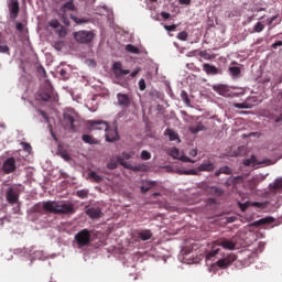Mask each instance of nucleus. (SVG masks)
I'll list each match as a JSON object with an SVG mask.
<instances>
[{"instance_id": "obj_1", "label": "nucleus", "mask_w": 282, "mask_h": 282, "mask_svg": "<svg viewBox=\"0 0 282 282\" xmlns=\"http://www.w3.org/2000/svg\"><path fill=\"white\" fill-rule=\"evenodd\" d=\"M43 208L53 214H61V215H74L76 213L75 206L73 203H65V202H44Z\"/></svg>"}, {"instance_id": "obj_2", "label": "nucleus", "mask_w": 282, "mask_h": 282, "mask_svg": "<svg viewBox=\"0 0 282 282\" xmlns=\"http://www.w3.org/2000/svg\"><path fill=\"white\" fill-rule=\"evenodd\" d=\"M58 95L55 93L53 85L50 82H44L36 95H35V99L36 100H41L44 102L47 101H57Z\"/></svg>"}, {"instance_id": "obj_3", "label": "nucleus", "mask_w": 282, "mask_h": 282, "mask_svg": "<svg viewBox=\"0 0 282 282\" xmlns=\"http://www.w3.org/2000/svg\"><path fill=\"white\" fill-rule=\"evenodd\" d=\"M90 242H91V234L87 229H83L74 236L73 245L75 248H79V249L85 248L89 246Z\"/></svg>"}, {"instance_id": "obj_4", "label": "nucleus", "mask_w": 282, "mask_h": 282, "mask_svg": "<svg viewBox=\"0 0 282 282\" xmlns=\"http://www.w3.org/2000/svg\"><path fill=\"white\" fill-rule=\"evenodd\" d=\"M73 37L76 43L80 45H88L94 42L96 34L94 31L82 30V31L74 32Z\"/></svg>"}, {"instance_id": "obj_5", "label": "nucleus", "mask_w": 282, "mask_h": 282, "mask_svg": "<svg viewBox=\"0 0 282 282\" xmlns=\"http://www.w3.org/2000/svg\"><path fill=\"white\" fill-rule=\"evenodd\" d=\"M236 260H237L236 254H226L220 259H218L215 263H213L209 268V271L217 270L218 268L226 269L230 267Z\"/></svg>"}, {"instance_id": "obj_6", "label": "nucleus", "mask_w": 282, "mask_h": 282, "mask_svg": "<svg viewBox=\"0 0 282 282\" xmlns=\"http://www.w3.org/2000/svg\"><path fill=\"white\" fill-rule=\"evenodd\" d=\"M20 194H21L20 186H17V185L9 186L6 189V200H7V203H9L10 205L19 204Z\"/></svg>"}, {"instance_id": "obj_7", "label": "nucleus", "mask_w": 282, "mask_h": 282, "mask_svg": "<svg viewBox=\"0 0 282 282\" xmlns=\"http://www.w3.org/2000/svg\"><path fill=\"white\" fill-rule=\"evenodd\" d=\"M212 88L215 93L226 98L240 96V94L232 91V89H236V87H229L228 85L219 84L214 85Z\"/></svg>"}, {"instance_id": "obj_8", "label": "nucleus", "mask_w": 282, "mask_h": 282, "mask_svg": "<svg viewBox=\"0 0 282 282\" xmlns=\"http://www.w3.org/2000/svg\"><path fill=\"white\" fill-rule=\"evenodd\" d=\"M75 117H76V112L74 109H67L63 113V120H64L65 124L69 127V130L72 132L77 131V128L75 126V122H76Z\"/></svg>"}, {"instance_id": "obj_9", "label": "nucleus", "mask_w": 282, "mask_h": 282, "mask_svg": "<svg viewBox=\"0 0 282 282\" xmlns=\"http://www.w3.org/2000/svg\"><path fill=\"white\" fill-rule=\"evenodd\" d=\"M112 127H113V129H110V127H109L108 130L105 131L106 132V134H105L106 142L113 143V142H117L120 140L117 120L113 121Z\"/></svg>"}, {"instance_id": "obj_10", "label": "nucleus", "mask_w": 282, "mask_h": 282, "mask_svg": "<svg viewBox=\"0 0 282 282\" xmlns=\"http://www.w3.org/2000/svg\"><path fill=\"white\" fill-rule=\"evenodd\" d=\"M117 162L123 166L127 170H131L133 172H147L149 170L148 165L144 163L141 164H137V165H132L126 161H123V159L121 156L117 158Z\"/></svg>"}, {"instance_id": "obj_11", "label": "nucleus", "mask_w": 282, "mask_h": 282, "mask_svg": "<svg viewBox=\"0 0 282 282\" xmlns=\"http://www.w3.org/2000/svg\"><path fill=\"white\" fill-rule=\"evenodd\" d=\"M44 210V203L34 205L28 215V219L31 221H36L40 219V216L43 215Z\"/></svg>"}, {"instance_id": "obj_12", "label": "nucleus", "mask_w": 282, "mask_h": 282, "mask_svg": "<svg viewBox=\"0 0 282 282\" xmlns=\"http://www.w3.org/2000/svg\"><path fill=\"white\" fill-rule=\"evenodd\" d=\"M17 170V161L13 156L6 159L1 165V172L4 174H11Z\"/></svg>"}, {"instance_id": "obj_13", "label": "nucleus", "mask_w": 282, "mask_h": 282, "mask_svg": "<svg viewBox=\"0 0 282 282\" xmlns=\"http://www.w3.org/2000/svg\"><path fill=\"white\" fill-rule=\"evenodd\" d=\"M8 11L10 19L14 20L19 17L20 13V3L19 0H8Z\"/></svg>"}, {"instance_id": "obj_14", "label": "nucleus", "mask_w": 282, "mask_h": 282, "mask_svg": "<svg viewBox=\"0 0 282 282\" xmlns=\"http://www.w3.org/2000/svg\"><path fill=\"white\" fill-rule=\"evenodd\" d=\"M219 246L227 250H236L239 248V238L232 237L231 239H223Z\"/></svg>"}, {"instance_id": "obj_15", "label": "nucleus", "mask_w": 282, "mask_h": 282, "mask_svg": "<svg viewBox=\"0 0 282 282\" xmlns=\"http://www.w3.org/2000/svg\"><path fill=\"white\" fill-rule=\"evenodd\" d=\"M112 70L116 79H120L130 74L129 69H122V64L120 62L112 64Z\"/></svg>"}, {"instance_id": "obj_16", "label": "nucleus", "mask_w": 282, "mask_h": 282, "mask_svg": "<svg viewBox=\"0 0 282 282\" xmlns=\"http://www.w3.org/2000/svg\"><path fill=\"white\" fill-rule=\"evenodd\" d=\"M90 130H104L108 131L109 123L104 120H89L88 121Z\"/></svg>"}, {"instance_id": "obj_17", "label": "nucleus", "mask_w": 282, "mask_h": 282, "mask_svg": "<svg viewBox=\"0 0 282 282\" xmlns=\"http://www.w3.org/2000/svg\"><path fill=\"white\" fill-rule=\"evenodd\" d=\"M0 54L11 56V48L9 46V43L1 32H0Z\"/></svg>"}, {"instance_id": "obj_18", "label": "nucleus", "mask_w": 282, "mask_h": 282, "mask_svg": "<svg viewBox=\"0 0 282 282\" xmlns=\"http://www.w3.org/2000/svg\"><path fill=\"white\" fill-rule=\"evenodd\" d=\"M85 214L91 219H98L104 216L100 207H90L86 209Z\"/></svg>"}, {"instance_id": "obj_19", "label": "nucleus", "mask_w": 282, "mask_h": 282, "mask_svg": "<svg viewBox=\"0 0 282 282\" xmlns=\"http://www.w3.org/2000/svg\"><path fill=\"white\" fill-rule=\"evenodd\" d=\"M117 104L118 106L122 107V108H128L130 107L131 100L130 97L126 94H117Z\"/></svg>"}, {"instance_id": "obj_20", "label": "nucleus", "mask_w": 282, "mask_h": 282, "mask_svg": "<svg viewBox=\"0 0 282 282\" xmlns=\"http://www.w3.org/2000/svg\"><path fill=\"white\" fill-rule=\"evenodd\" d=\"M232 106L234 108H237V109H252L254 106H257L256 98L254 97L248 98L245 102L234 104Z\"/></svg>"}, {"instance_id": "obj_21", "label": "nucleus", "mask_w": 282, "mask_h": 282, "mask_svg": "<svg viewBox=\"0 0 282 282\" xmlns=\"http://www.w3.org/2000/svg\"><path fill=\"white\" fill-rule=\"evenodd\" d=\"M137 238L141 241H148L153 237V232L150 229H139L137 230Z\"/></svg>"}, {"instance_id": "obj_22", "label": "nucleus", "mask_w": 282, "mask_h": 282, "mask_svg": "<svg viewBox=\"0 0 282 282\" xmlns=\"http://www.w3.org/2000/svg\"><path fill=\"white\" fill-rule=\"evenodd\" d=\"M203 70L208 76H216L218 74H221L220 69H218L216 66L210 64H203Z\"/></svg>"}, {"instance_id": "obj_23", "label": "nucleus", "mask_w": 282, "mask_h": 282, "mask_svg": "<svg viewBox=\"0 0 282 282\" xmlns=\"http://www.w3.org/2000/svg\"><path fill=\"white\" fill-rule=\"evenodd\" d=\"M31 254H33V257H30V263H29V265H32L33 264V262H34V260H42V261H44V260H46L47 258H48V256H46L45 253H44V251H32L31 250Z\"/></svg>"}, {"instance_id": "obj_24", "label": "nucleus", "mask_w": 282, "mask_h": 282, "mask_svg": "<svg viewBox=\"0 0 282 282\" xmlns=\"http://www.w3.org/2000/svg\"><path fill=\"white\" fill-rule=\"evenodd\" d=\"M216 169L215 164L210 161H204L198 167L199 172H213Z\"/></svg>"}, {"instance_id": "obj_25", "label": "nucleus", "mask_w": 282, "mask_h": 282, "mask_svg": "<svg viewBox=\"0 0 282 282\" xmlns=\"http://www.w3.org/2000/svg\"><path fill=\"white\" fill-rule=\"evenodd\" d=\"M274 221H275V218L270 216V217H264L262 219L256 220L254 223H252V226L260 227L263 225L272 224Z\"/></svg>"}, {"instance_id": "obj_26", "label": "nucleus", "mask_w": 282, "mask_h": 282, "mask_svg": "<svg viewBox=\"0 0 282 282\" xmlns=\"http://www.w3.org/2000/svg\"><path fill=\"white\" fill-rule=\"evenodd\" d=\"M228 73L232 79H238L241 77V68L237 66H231L228 68Z\"/></svg>"}, {"instance_id": "obj_27", "label": "nucleus", "mask_w": 282, "mask_h": 282, "mask_svg": "<svg viewBox=\"0 0 282 282\" xmlns=\"http://www.w3.org/2000/svg\"><path fill=\"white\" fill-rule=\"evenodd\" d=\"M69 18H70V20L74 21L77 25L90 23V18H77V15H74V13H70Z\"/></svg>"}, {"instance_id": "obj_28", "label": "nucleus", "mask_w": 282, "mask_h": 282, "mask_svg": "<svg viewBox=\"0 0 282 282\" xmlns=\"http://www.w3.org/2000/svg\"><path fill=\"white\" fill-rule=\"evenodd\" d=\"M165 135H167L169 137V140L170 141H178V142H181V139H180V135H178V133H176L174 130H172V129H166L165 130Z\"/></svg>"}, {"instance_id": "obj_29", "label": "nucleus", "mask_w": 282, "mask_h": 282, "mask_svg": "<svg viewBox=\"0 0 282 282\" xmlns=\"http://www.w3.org/2000/svg\"><path fill=\"white\" fill-rule=\"evenodd\" d=\"M280 15L276 13V15H272L271 18H268L267 23L269 26L274 28L278 24L281 23V20H279Z\"/></svg>"}, {"instance_id": "obj_30", "label": "nucleus", "mask_w": 282, "mask_h": 282, "mask_svg": "<svg viewBox=\"0 0 282 282\" xmlns=\"http://www.w3.org/2000/svg\"><path fill=\"white\" fill-rule=\"evenodd\" d=\"M66 9L67 11H75L76 10V6L74 0H67V2H64V4H62L61 10Z\"/></svg>"}, {"instance_id": "obj_31", "label": "nucleus", "mask_w": 282, "mask_h": 282, "mask_svg": "<svg viewBox=\"0 0 282 282\" xmlns=\"http://www.w3.org/2000/svg\"><path fill=\"white\" fill-rule=\"evenodd\" d=\"M57 155H59L64 161H67V162L72 160L69 153L62 148H58Z\"/></svg>"}, {"instance_id": "obj_32", "label": "nucleus", "mask_w": 282, "mask_h": 282, "mask_svg": "<svg viewBox=\"0 0 282 282\" xmlns=\"http://www.w3.org/2000/svg\"><path fill=\"white\" fill-rule=\"evenodd\" d=\"M265 30L263 22H256L251 33H262Z\"/></svg>"}, {"instance_id": "obj_33", "label": "nucleus", "mask_w": 282, "mask_h": 282, "mask_svg": "<svg viewBox=\"0 0 282 282\" xmlns=\"http://www.w3.org/2000/svg\"><path fill=\"white\" fill-rule=\"evenodd\" d=\"M13 254H17V256H32V249H14L13 250Z\"/></svg>"}, {"instance_id": "obj_34", "label": "nucleus", "mask_w": 282, "mask_h": 282, "mask_svg": "<svg viewBox=\"0 0 282 282\" xmlns=\"http://www.w3.org/2000/svg\"><path fill=\"white\" fill-rule=\"evenodd\" d=\"M181 99L185 104V106L192 107L191 98H189L187 91H185V90L181 91Z\"/></svg>"}, {"instance_id": "obj_35", "label": "nucleus", "mask_w": 282, "mask_h": 282, "mask_svg": "<svg viewBox=\"0 0 282 282\" xmlns=\"http://www.w3.org/2000/svg\"><path fill=\"white\" fill-rule=\"evenodd\" d=\"M250 161H251V164L253 167L261 165V164H267L268 162H270V160L258 161L256 155H251Z\"/></svg>"}, {"instance_id": "obj_36", "label": "nucleus", "mask_w": 282, "mask_h": 282, "mask_svg": "<svg viewBox=\"0 0 282 282\" xmlns=\"http://www.w3.org/2000/svg\"><path fill=\"white\" fill-rule=\"evenodd\" d=\"M82 140L85 143L90 144V145L98 143V140L94 139L91 135H88V134L82 135Z\"/></svg>"}, {"instance_id": "obj_37", "label": "nucleus", "mask_w": 282, "mask_h": 282, "mask_svg": "<svg viewBox=\"0 0 282 282\" xmlns=\"http://www.w3.org/2000/svg\"><path fill=\"white\" fill-rule=\"evenodd\" d=\"M76 196H78L80 199H86L89 197V189H78L76 191Z\"/></svg>"}, {"instance_id": "obj_38", "label": "nucleus", "mask_w": 282, "mask_h": 282, "mask_svg": "<svg viewBox=\"0 0 282 282\" xmlns=\"http://www.w3.org/2000/svg\"><path fill=\"white\" fill-rule=\"evenodd\" d=\"M126 51L128 53L135 54V55L140 54V50L132 44L126 45Z\"/></svg>"}, {"instance_id": "obj_39", "label": "nucleus", "mask_w": 282, "mask_h": 282, "mask_svg": "<svg viewBox=\"0 0 282 282\" xmlns=\"http://www.w3.org/2000/svg\"><path fill=\"white\" fill-rule=\"evenodd\" d=\"M269 186L272 187V188H274V189H280V188H282V178H281V177L276 178V180H275L273 183H271Z\"/></svg>"}, {"instance_id": "obj_40", "label": "nucleus", "mask_w": 282, "mask_h": 282, "mask_svg": "<svg viewBox=\"0 0 282 282\" xmlns=\"http://www.w3.org/2000/svg\"><path fill=\"white\" fill-rule=\"evenodd\" d=\"M56 34L58 35V37L64 39L67 35L66 29L65 26H62V24L59 25V28L56 30Z\"/></svg>"}, {"instance_id": "obj_41", "label": "nucleus", "mask_w": 282, "mask_h": 282, "mask_svg": "<svg viewBox=\"0 0 282 282\" xmlns=\"http://www.w3.org/2000/svg\"><path fill=\"white\" fill-rule=\"evenodd\" d=\"M89 177L93 178L96 183H100L104 181V177L98 175L96 172H90Z\"/></svg>"}, {"instance_id": "obj_42", "label": "nucleus", "mask_w": 282, "mask_h": 282, "mask_svg": "<svg viewBox=\"0 0 282 282\" xmlns=\"http://www.w3.org/2000/svg\"><path fill=\"white\" fill-rule=\"evenodd\" d=\"M151 189H152V187L149 185V183L147 181H144L143 185L140 187L141 194H147Z\"/></svg>"}, {"instance_id": "obj_43", "label": "nucleus", "mask_w": 282, "mask_h": 282, "mask_svg": "<svg viewBox=\"0 0 282 282\" xmlns=\"http://www.w3.org/2000/svg\"><path fill=\"white\" fill-rule=\"evenodd\" d=\"M140 158L143 161H149L152 158V154L149 151L143 150L141 151Z\"/></svg>"}, {"instance_id": "obj_44", "label": "nucleus", "mask_w": 282, "mask_h": 282, "mask_svg": "<svg viewBox=\"0 0 282 282\" xmlns=\"http://www.w3.org/2000/svg\"><path fill=\"white\" fill-rule=\"evenodd\" d=\"M133 154L134 153H132V152L131 153L122 152L121 155L116 156V160H118V158H121L123 161L130 160V159H132Z\"/></svg>"}, {"instance_id": "obj_45", "label": "nucleus", "mask_w": 282, "mask_h": 282, "mask_svg": "<svg viewBox=\"0 0 282 282\" xmlns=\"http://www.w3.org/2000/svg\"><path fill=\"white\" fill-rule=\"evenodd\" d=\"M176 39L180 40V41L185 42L188 39V33L186 31L180 32L177 34Z\"/></svg>"}, {"instance_id": "obj_46", "label": "nucleus", "mask_w": 282, "mask_h": 282, "mask_svg": "<svg viewBox=\"0 0 282 282\" xmlns=\"http://www.w3.org/2000/svg\"><path fill=\"white\" fill-rule=\"evenodd\" d=\"M269 119L274 121L275 123H280V122H282V113H280L279 116L270 115Z\"/></svg>"}, {"instance_id": "obj_47", "label": "nucleus", "mask_w": 282, "mask_h": 282, "mask_svg": "<svg viewBox=\"0 0 282 282\" xmlns=\"http://www.w3.org/2000/svg\"><path fill=\"white\" fill-rule=\"evenodd\" d=\"M48 25L53 29H58L62 24L59 20L54 19V20H50Z\"/></svg>"}, {"instance_id": "obj_48", "label": "nucleus", "mask_w": 282, "mask_h": 282, "mask_svg": "<svg viewBox=\"0 0 282 282\" xmlns=\"http://www.w3.org/2000/svg\"><path fill=\"white\" fill-rule=\"evenodd\" d=\"M180 174L182 175H198L197 170H185V171H180Z\"/></svg>"}, {"instance_id": "obj_49", "label": "nucleus", "mask_w": 282, "mask_h": 282, "mask_svg": "<svg viewBox=\"0 0 282 282\" xmlns=\"http://www.w3.org/2000/svg\"><path fill=\"white\" fill-rule=\"evenodd\" d=\"M210 189L214 194L218 196H221L225 193L224 189L219 188L218 186H212Z\"/></svg>"}, {"instance_id": "obj_50", "label": "nucleus", "mask_w": 282, "mask_h": 282, "mask_svg": "<svg viewBox=\"0 0 282 282\" xmlns=\"http://www.w3.org/2000/svg\"><path fill=\"white\" fill-rule=\"evenodd\" d=\"M113 83L116 85H119V86L123 87V88H126L128 86V82L127 80H122V78H119V79L115 78Z\"/></svg>"}, {"instance_id": "obj_51", "label": "nucleus", "mask_w": 282, "mask_h": 282, "mask_svg": "<svg viewBox=\"0 0 282 282\" xmlns=\"http://www.w3.org/2000/svg\"><path fill=\"white\" fill-rule=\"evenodd\" d=\"M21 145H22V149H23L24 152H26V153H31L32 152V147H31L30 143L22 142Z\"/></svg>"}, {"instance_id": "obj_52", "label": "nucleus", "mask_w": 282, "mask_h": 282, "mask_svg": "<svg viewBox=\"0 0 282 282\" xmlns=\"http://www.w3.org/2000/svg\"><path fill=\"white\" fill-rule=\"evenodd\" d=\"M205 130V127L203 126V124H198L196 128H193L192 130H191V132L193 133V134H198L200 131H204Z\"/></svg>"}, {"instance_id": "obj_53", "label": "nucleus", "mask_w": 282, "mask_h": 282, "mask_svg": "<svg viewBox=\"0 0 282 282\" xmlns=\"http://www.w3.org/2000/svg\"><path fill=\"white\" fill-rule=\"evenodd\" d=\"M107 169L110 170V171H113V170L118 169V162L110 161L109 163H107Z\"/></svg>"}, {"instance_id": "obj_54", "label": "nucleus", "mask_w": 282, "mask_h": 282, "mask_svg": "<svg viewBox=\"0 0 282 282\" xmlns=\"http://www.w3.org/2000/svg\"><path fill=\"white\" fill-rule=\"evenodd\" d=\"M221 174L225 175H231L232 174V170L229 166H223L220 167Z\"/></svg>"}, {"instance_id": "obj_55", "label": "nucleus", "mask_w": 282, "mask_h": 282, "mask_svg": "<svg viewBox=\"0 0 282 282\" xmlns=\"http://www.w3.org/2000/svg\"><path fill=\"white\" fill-rule=\"evenodd\" d=\"M63 46H64V43L62 41H58V42H54L53 44V47L56 50V51H62L63 50Z\"/></svg>"}, {"instance_id": "obj_56", "label": "nucleus", "mask_w": 282, "mask_h": 282, "mask_svg": "<svg viewBox=\"0 0 282 282\" xmlns=\"http://www.w3.org/2000/svg\"><path fill=\"white\" fill-rule=\"evenodd\" d=\"M36 72L41 77H46V70L43 66L36 67Z\"/></svg>"}, {"instance_id": "obj_57", "label": "nucleus", "mask_w": 282, "mask_h": 282, "mask_svg": "<svg viewBox=\"0 0 282 282\" xmlns=\"http://www.w3.org/2000/svg\"><path fill=\"white\" fill-rule=\"evenodd\" d=\"M39 115L44 119L45 123H50V118L43 110H37Z\"/></svg>"}, {"instance_id": "obj_58", "label": "nucleus", "mask_w": 282, "mask_h": 282, "mask_svg": "<svg viewBox=\"0 0 282 282\" xmlns=\"http://www.w3.org/2000/svg\"><path fill=\"white\" fill-rule=\"evenodd\" d=\"M139 89L141 90V91H144L145 89H147V83H145V80L143 79V78H141L140 80H139Z\"/></svg>"}, {"instance_id": "obj_59", "label": "nucleus", "mask_w": 282, "mask_h": 282, "mask_svg": "<svg viewBox=\"0 0 282 282\" xmlns=\"http://www.w3.org/2000/svg\"><path fill=\"white\" fill-rule=\"evenodd\" d=\"M252 205L258 207V208L265 209L267 206H268V203L254 202Z\"/></svg>"}, {"instance_id": "obj_60", "label": "nucleus", "mask_w": 282, "mask_h": 282, "mask_svg": "<svg viewBox=\"0 0 282 282\" xmlns=\"http://www.w3.org/2000/svg\"><path fill=\"white\" fill-rule=\"evenodd\" d=\"M199 56L205 59H212V55L207 51L199 52Z\"/></svg>"}, {"instance_id": "obj_61", "label": "nucleus", "mask_w": 282, "mask_h": 282, "mask_svg": "<svg viewBox=\"0 0 282 282\" xmlns=\"http://www.w3.org/2000/svg\"><path fill=\"white\" fill-rule=\"evenodd\" d=\"M164 29H165L167 32H174V31H176V29H177V24L165 25Z\"/></svg>"}, {"instance_id": "obj_62", "label": "nucleus", "mask_w": 282, "mask_h": 282, "mask_svg": "<svg viewBox=\"0 0 282 282\" xmlns=\"http://www.w3.org/2000/svg\"><path fill=\"white\" fill-rule=\"evenodd\" d=\"M61 21H62L66 26H69V25H70V20H69V18H67L66 15H61Z\"/></svg>"}, {"instance_id": "obj_63", "label": "nucleus", "mask_w": 282, "mask_h": 282, "mask_svg": "<svg viewBox=\"0 0 282 282\" xmlns=\"http://www.w3.org/2000/svg\"><path fill=\"white\" fill-rule=\"evenodd\" d=\"M59 76L63 78V79H68V74L65 69H61L59 70Z\"/></svg>"}, {"instance_id": "obj_64", "label": "nucleus", "mask_w": 282, "mask_h": 282, "mask_svg": "<svg viewBox=\"0 0 282 282\" xmlns=\"http://www.w3.org/2000/svg\"><path fill=\"white\" fill-rule=\"evenodd\" d=\"M273 50H278L279 47H282V41H278L271 46Z\"/></svg>"}]
</instances>
